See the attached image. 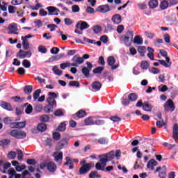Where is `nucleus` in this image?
<instances>
[{
    "label": "nucleus",
    "mask_w": 178,
    "mask_h": 178,
    "mask_svg": "<svg viewBox=\"0 0 178 178\" xmlns=\"http://www.w3.org/2000/svg\"><path fill=\"white\" fill-rule=\"evenodd\" d=\"M122 156V152L120 150L111 151L108 153L102 154L99 156V161L95 165V168L97 170H104L105 166H106V163L109 161H113L115 158L119 159Z\"/></svg>",
    "instance_id": "nucleus-1"
},
{
    "label": "nucleus",
    "mask_w": 178,
    "mask_h": 178,
    "mask_svg": "<svg viewBox=\"0 0 178 178\" xmlns=\"http://www.w3.org/2000/svg\"><path fill=\"white\" fill-rule=\"evenodd\" d=\"M7 134L11 136V137H14V138H17L19 140H23V138H26L27 134L24 131H20L17 129H13L11 131H7Z\"/></svg>",
    "instance_id": "nucleus-2"
},
{
    "label": "nucleus",
    "mask_w": 178,
    "mask_h": 178,
    "mask_svg": "<svg viewBox=\"0 0 178 178\" xmlns=\"http://www.w3.org/2000/svg\"><path fill=\"white\" fill-rule=\"evenodd\" d=\"M133 37L134 35H133V32L131 31H127L124 36L122 41L126 45V47H130L131 45V43L133 42Z\"/></svg>",
    "instance_id": "nucleus-3"
},
{
    "label": "nucleus",
    "mask_w": 178,
    "mask_h": 178,
    "mask_svg": "<svg viewBox=\"0 0 178 178\" xmlns=\"http://www.w3.org/2000/svg\"><path fill=\"white\" fill-rule=\"evenodd\" d=\"M72 62L71 63V66H74L75 67H77L79 65H81L84 63V58L83 57H80L79 55H75L72 59Z\"/></svg>",
    "instance_id": "nucleus-4"
},
{
    "label": "nucleus",
    "mask_w": 178,
    "mask_h": 178,
    "mask_svg": "<svg viewBox=\"0 0 178 178\" xmlns=\"http://www.w3.org/2000/svg\"><path fill=\"white\" fill-rule=\"evenodd\" d=\"M165 110L170 112H174L175 109V103H173V100L168 99L165 102L164 105Z\"/></svg>",
    "instance_id": "nucleus-5"
},
{
    "label": "nucleus",
    "mask_w": 178,
    "mask_h": 178,
    "mask_svg": "<svg viewBox=\"0 0 178 178\" xmlns=\"http://www.w3.org/2000/svg\"><path fill=\"white\" fill-rule=\"evenodd\" d=\"M116 62V60H115V57L110 56L107 58V63L108 66H110L112 69V70H115V69H118L119 67V64L115 65Z\"/></svg>",
    "instance_id": "nucleus-6"
},
{
    "label": "nucleus",
    "mask_w": 178,
    "mask_h": 178,
    "mask_svg": "<svg viewBox=\"0 0 178 178\" xmlns=\"http://www.w3.org/2000/svg\"><path fill=\"white\" fill-rule=\"evenodd\" d=\"M58 95H56V93L49 92V97L47 98V102L49 105L54 106L56 105V101L55 100V98H57Z\"/></svg>",
    "instance_id": "nucleus-7"
},
{
    "label": "nucleus",
    "mask_w": 178,
    "mask_h": 178,
    "mask_svg": "<svg viewBox=\"0 0 178 178\" xmlns=\"http://www.w3.org/2000/svg\"><path fill=\"white\" fill-rule=\"evenodd\" d=\"M31 51L19 50V51L17 54V58H19V59H24V58H31Z\"/></svg>",
    "instance_id": "nucleus-8"
},
{
    "label": "nucleus",
    "mask_w": 178,
    "mask_h": 178,
    "mask_svg": "<svg viewBox=\"0 0 178 178\" xmlns=\"http://www.w3.org/2000/svg\"><path fill=\"white\" fill-rule=\"evenodd\" d=\"M54 161L58 162V165H62V160L63 159V152H55L53 154Z\"/></svg>",
    "instance_id": "nucleus-9"
},
{
    "label": "nucleus",
    "mask_w": 178,
    "mask_h": 178,
    "mask_svg": "<svg viewBox=\"0 0 178 178\" xmlns=\"http://www.w3.org/2000/svg\"><path fill=\"white\" fill-rule=\"evenodd\" d=\"M8 29L10 30V31L8 32V34H15L17 35L19 34V32H16L17 31V24L16 23L9 24Z\"/></svg>",
    "instance_id": "nucleus-10"
},
{
    "label": "nucleus",
    "mask_w": 178,
    "mask_h": 178,
    "mask_svg": "<svg viewBox=\"0 0 178 178\" xmlns=\"http://www.w3.org/2000/svg\"><path fill=\"white\" fill-rule=\"evenodd\" d=\"M157 172H159V177L160 178H166V167H158L156 170L155 173H157Z\"/></svg>",
    "instance_id": "nucleus-11"
},
{
    "label": "nucleus",
    "mask_w": 178,
    "mask_h": 178,
    "mask_svg": "<svg viewBox=\"0 0 178 178\" xmlns=\"http://www.w3.org/2000/svg\"><path fill=\"white\" fill-rule=\"evenodd\" d=\"M97 12H100V13H106L111 10V8L108 4L99 6L96 8Z\"/></svg>",
    "instance_id": "nucleus-12"
},
{
    "label": "nucleus",
    "mask_w": 178,
    "mask_h": 178,
    "mask_svg": "<svg viewBox=\"0 0 178 178\" xmlns=\"http://www.w3.org/2000/svg\"><path fill=\"white\" fill-rule=\"evenodd\" d=\"M77 29H80L81 31H83V30H86V29H88L90 27V25L84 21H80L76 24Z\"/></svg>",
    "instance_id": "nucleus-13"
},
{
    "label": "nucleus",
    "mask_w": 178,
    "mask_h": 178,
    "mask_svg": "<svg viewBox=\"0 0 178 178\" xmlns=\"http://www.w3.org/2000/svg\"><path fill=\"white\" fill-rule=\"evenodd\" d=\"M111 21L114 24H120L122 23V16L119 14H115L112 17Z\"/></svg>",
    "instance_id": "nucleus-14"
},
{
    "label": "nucleus",
    "mask_w": 178,
    "mask_h": 178,
    "mask_svg": "<svg viewBox=\"0 0 178 178\" xmlns=\"http://www.w3.org/2000/svg\"><path fill=\"white\" fill-rule=\"evenodd\" d=\"M90 168H91V164L84 165L79 170L80 175H86V173H87V172L90 171Z\"/></svg>",
    "instance_id": "nucleus-15"
},
{
    "label": "nucleus",
    "mask_w": 178,
    "mask_h": 178,
    "mask_svg": "<svg viewBox=\"0 0 178 178\" xmlns=\"http://www.w3.org/2000/svg\"><path fill=\"white\" fill-rule=\"evenodd\" d=\"M69 144L67 140L64 139L61 140L60 143H58V145L56 147V151H59L63 148V147H66Z\"/></svg>",
    "instance_id": "nucleus-16"
},
{
    "label": "nucleus",
    "mask_w": 178,
    "mask_h": 178,
    "mask_svg": "<svg viewBox=\"0 0 178 178\" xmlns=\"http://www.w3.org/2000/svg\"><path fill=\"white\" fill-rule=\"evenodd\" d=\"M165 60L166 61H165L164 60H159V62L161 65L164 66V67H170V66L172 65V63L170 62V58L169 57H165Z\"/></svg>",
    "instance_id": "nucleus-17"
},
{
    "label": "nucleus",
    "mask_w": 178,
    "mask_h": 178,
    "mask_svg": "<svg viewBox=\"0 0 178 178\" xmlns=\"http://www.w3.org/2000/svg\"><path fill=\"white\" fill-rule=\"evenodd\" d=\"M172 138L175 141H178V124H175L172 128Z\"/></svg>",
    "instance_id": "nucleus-18"
},
{
    "label": "nucleus",
    "mask_w": 178,
    "mask_h": 178,
    "mask_svg": "<svg viewBox=\"0 0 178 178\" xmlns=\"http://www.w3.org/2000/svg\"><path fill=\"white\" fill-rule=\"evenodd\" d=\"M152 108H154V106L148 102H145L143 104V109L145 112H151V111H152Z\"/></svg>",
    "instance_id": "nucleus-19"
},
{
    "label": "nucleus",
    "mask_w": 178,
    "mask_h": 178,
    "mask_svg": "<svg viewBox=\"0 0 178 178\" xmlns=\"http://www.w3.org/2000/svg\"><path fill=\"white\" fill-rule=\"evenodd\" d=\"M47 168L49 172H51V173L56 171V165L54 162L48 163L47 164Z\"/></svg>",
    "instance_id": "nucleus-20"
},
{
    "label": "nucleus",
    "mask_w": 178,
    "mask_h": 178,
    "mask_svg": "<svg viewBox=\"0 0 178 178\" xmlns=\"http://www.w3.org/2000/svg\"><path fill=\"white\" fill-rule=\"evenodd\" d=\"M156 165H158V162L154 159H151L148 161L147 166L148 169H150V170H154V167L156 166Z\"/></svg>",
    "instance_id": "nucleus-21"
},
{
    "label": "nucleus",
    "mask_w": 178,
    "mask_h": 178,
    "mask_svg": "<svg viewBox=\"0 0 178 178\" xmlns=\"http://www.w3.org/2000/svg\"><path fill=\"white\" fill-rule=\"evenodd\" d=\"M0 106H1V108L3 109H6V111H12V106H10V104L8 102H1Z\"/></svg>",
    "instance_id": "nucleus-22"
},
{
    "label": "nucleus",
    "mask_w": 178,
    "mask_h": 178,
    "mask_svg": "<svg viewBox=\"0 0 178 178\" xmlns=\"http://www.w3.org/2000/svg\"><path fill=\"white\" fill-rule=\"evenodd\" d=\"M47 10L49 12V15L52 16L54 14V12H58L60 13V10L59 9L56 8V7L54 6H49L46 8Z\"/></svg>",
    "instance_id": "nucleus-23"
},
{
    "label": "nucleus",
    "mask_w": 178,
    "mask_h": 178,
    "mask_svg": "<svg viewBox=\"0 0 178 178\" xmlns=\"http://www.w3.org/2000/svg\"><path fill=\"white\" fill-rule=\"evenodd\" d=\"M101 87H102V84L98 81H95L92 83V88L95 90V91H99Z\"/></svg>",
    "instance_id": "nucleus-24"
},
{
    "label": "nucleus",
    "mask_w": 178,
    "mask_h": 178,
    "mask_svg": "<svg viewBox=\"0 0 178 178\" xmlns=\"http://www.w3.org/2000/svg\"><path fill=\"white\" fill-rule=\"evenodd\" d=\"M22 40L23 48L24 49H25V51H27V49L30 48V44H29V40L26 39L24 36L22 37Z\"/></svg>",
    "instance_id": "nucleus-25"
},
{
    "label": "nucleus",
    "mask_w": 178,
    "mask_h": 178,
    "mask_svg": "<svg viewBox=\"0 0 178 178\" xmlns=\"http://www.w3.org/2000/svg\"><path fill=\"white\" fill-rule=\"evenodd\" d=\"M169 7V1L167 0H163L160 3V8L162 10H165V9H168Z\"/></svg>",
    "instance_id": "nucleus-26"
},
{
    "label": "nucleus",
    "mask_w": 178,
    "mask_h": 178,
    "mask_svg": "<svg viewBox=\"0 0 178 178\" xmlns=\"http://www.w3.org/2000/svg\"><path fill=\"white\" fill-rule=\"evenodd\" d=\"M33 112V106L31 104H25V113L30 115Z\"/></svg>",
    "instance_id": "nucleus-27"
},
{
    "label": "nucleus",
    "mask_w": 178,
    "mask_h": 178,
    "mask_svg": "<svg viewBox=\"0 0 178 178\" xmlns=\"http://www.w3.org/2000/svg\"><path fill=\"white\" fill-rule=\"evenodd\" d=\"M159 5V2L157 0H150L149 2V6L150 9H155Z\"/></svg>",
    "instance_id": "nucleus-28"
},
{
    "label": "nucleus",
    "mask_w": 178,
    "mask_h": 178,
    "mask_svg": "<svg viewBox=\"0 0 178 178\" xmlns=\"http://www.w3.org/2000/svg\"><path fill=\"white\" fill-rule=\"evenodd\" d=\"M37 130L38 131H41L42 133H43V131H45V130H47V124H45L44 123L38 124V125L37 127Z\"/></svg>",
    "instance_id": "nucleus-29"
},
{
    "label": "nucleus",
    "mask_w": 178,
    "mask_h": 178,
    "mask_svg": "<svg viewBox=\"0 0 178 178\" xmlns=\"http://www.w3.org/2000/svg\"><path fill=\"white\" fill-rule=\"evenodd\" d=\"M85 124L86 126H92V124H95L94 120H92V117L85 119Z\"/></svg>",
    "instance_id": "nucleus-30"
},
{
    "label": "nucleus",
    "mask_w": 178,
    "mask_h": 178,
    "mask_svg": "<svg viewBox=\"0 0 178 178\" xmlns=\"http://www.w3.org/2000/svg\"><path fill=\"white\" fill-rule=\"evenodd\" d=\"M134 44H137L138 45L143 44V39L138 35L135 36L134 39Z\"/></svg>",
    "instance_id": "nucleus-31"
},
{
    "label": "nucleus",
    "mask_w": 178,
    "mask_h": 178,
    "mask_svg": "<svg viewBox=\"0 0 178 178\" xmlns=\"http://www.w3.org/2000/svg\"><path fill=\"white\" fill-rule=\"evenodd\" d=\"M137 95L134 93H131L128 95V99L129 101H131V102H134V101H137Z\"/></svg>",
    "instance_id": "nucleus-32"
},
{
    "label": "nucleus",
    "mask_w": 178,
    "mask_h": 178,
    "mask_svg": "<svg viewBox=\"0 0 178 178\" xmlns=\"http://www.w3.org/2000/svg\"><path fill=\"white\" fill-rule=\"evenodd\" d=\"M138 51L140 54V56H144V53L147 51V48L144 46H139Z\"/></svg>",
    "instance_id": "nucleus-33"
},
{
    "label": "nucleus",
    "mask_w": 178,
    "mask_h": 178,
    "mask_svg": "<svg viewBox=\"0 0 178 178\" xmlns=\"http://www.w3.org/2000/svg\"><path fill=\"white\" fill-rule=\"evenodd\" d=\"M52 70L54 73H55L57 76L62 75V70H59L58 66L55 65L54 67H53Z\"/></svg>",
    "instance_id": "nucleus-34"
},
{
    "label": "nucleus",
    "mask_w": 178,
    "mask_h": 178,
    "mask_svg": "<svg viewBox=\"0 0 178 178\" xmlns=\"http://www.w3.org/2000/svg\"><path fill=\"white\" fill-rule=\"evenodd\" d=\"M24 91L25 94H31L33 92V86H26L24 88Z\"/></svg>",
    "instance_id": "nucleus-35"
},
{
    "label": "nucleus",
    "mask_w": 178,
    "mask_h": 178,
    "mask_svg": "<svg viewBox=\"0 0 178 178\" xmlns=\"http://www.w3.org/2000/svg\"><path fill=\"white\" fill-rule=\"evenodd\" d=\"M8 4L5 2H1L0 1V9L1 10H3V12H6L8 10ZM1 13V11H0Z\"/></svg>",
    "instance_id": "nucleus-36"
},
{
    "label": "nucleus",
    "mask_w": 178,
    "mask_h": 178,
    "mask_svg": "<svg viewBox=\"0 0 178 178\" xmlns=\"http://www.w3.org/2000/svg\"><path fill=\"white\" fill-rule=\"evenodd\" d=\"M149 66V64L146 60L142 61V63L140 64V67L143 70H147V69H148Z\"/></svg>",
    "instance_id": "nucleus-37"
},
{
    "label": "nucleus",
    "mask_w": 178,
    "mask_h": 178,
    "mask_svg": "<svg viewBox=\"0 0 178 178\" xmlns=\"http://www.w3.org/2000/svg\"><path fill=\"white\" fill-rule=\"evenodd\" d=\"M35 27H37L38 29H40V27H42L44 25V23L40 19H37L34 22Z\"/></svg>",
    "instance_id": "nucleus-38"
},
{
    "label": "nucleus",
    "mask_w": 178,
    "mask_h": 178,
    "mask_svg": "<svg viewBox=\"0 0 178 178\" xmlns=\"http://www.w3.org/2000/svg\"><path fill=\"white\" fill-rule=\"evenodd\" d=\"M22 66H24V67H26V69H29V67L31 66V63H30V61H29V60L25 59L22 61Z\"/></svg>",
    "instance_id": "nucleus-39"
},
{
    "label": "nucleus",
    "mask_w": 178,
    "mask_h": 178,
    "mask_svg": "<svg viewBox=\"0 0 178 178\" xmlns=\"http://www.w3.org/2000/svg\"><path fill=\"white\" fill-rule=\"evenodd\" d=\"M58 131H65L66 130V123L61 122L58 127Z\"/></svg>",
    "instance_id": "nucleus-40"
},
{
    "label": "nucleus",
    "mask_w": 178,
    "mask_h": 178,
    "mask_svg": "<svg viewBox=\"0 0 178 178\" xmlns=\"http://www.w3.org/2000/svg\"><path fill=\"white\" fill-rule=\"evenodd\" d=\"M62 56H63V55L62 54H59L56 56H52L51 58H49V62H55V60H59V59H60Z\"/></svg>",
    "instance_id": "nucleus-41"
},
{
    "label": "nucleus",
    "mask_w": 178,
    "mask_h": 178,
    "mask_svg": "<svg viewBox=\"0 0 178 178\" xmlns=\"http://www.w3.org/2000/svg\"><path fill=\"white\" fill-rule=\"evenodd\" d=\"M40 94H41V90L38 89L37 90H35V92L33 93L34 101H37V99H38V97H40Z\"/></svg>",
    "instance_id": "nucleus-42"
},
{
    "label": "nucleus",
    "mask_w": 178,
    "mask_h": 178,
    "mask_svg": "<svg viewBox=\"0 0 178 178\" xmlns=\"http://www.w3.org/2000/svg\"><path fill=\"white\" fill-rule=\"evenodd\" d=\"M17 155L18 161H23V152L20 149H17Z\"/></svg>",
    "instance_id": "nucleus-43"
},
{
    "label": "nucleus",
    "mask_w": 178,
    "mask_h": 178,
    "mask_svg": "<svg viewBox=\"0 0 178 178\" xmlns=\"http://www.w3.org/2000/svg\"><path fill=\"white\" fill-rule=\"evenodd\" d=\"M103 71H104V67H98L93 70V73H95V74H98L99 73H102Z\"/></svg>",
    "instance_id": "nucleus-44"
},
{
    "label": "nucleus",
    "mask_w": 178,
    "mask_h": 178,
    "mask_svg": "<svg viewBox=\"0 0 178 178\" xmlns=\"http://www.w3.org/2000/svg\"><path fill=\"white\" fill-rule=\"evenodd\" d=\"M69 86L70 87H80V83H79V81H71L69 83Z\"/></svg>",
    "instance_id": "nucleus-45"
},
{
    "label": "nucleus",
    "mask_w": 178,
    "mask_h": 178,
    "mask_svg": "<svg viewBox=\"0 0 178 178\" xmlns=\"http://www.w3.org/2000/svg\"><path fill=\"white\" fill-rule=\"evenodd\" d=\"M70 66H72V64H70L69 62H66L60 64V67L64 70V69H66V67H70Z\"/></svg>",
    "instance_id": "nucleus-46"
},
{
    "label": "nucleus",
    "mask_w": 178,
    "mask_h": 178,
    "mask_svg": "<svg viewBox=\"0 0 178 178\" xmlns=\"http://www.w3.org/2000/svg\"><path fill=\"white\" fill-rule=\"evenodd\" d=\"M159 91H161V92H165L168 91V86L165 85H160L159 87Z\"/></svg>",
    "instance_id": "nucleus-47"
},
{
    "label": "nucleus",
    "mask_w": 178,
    "mask_h": 178,
    "mask_svg": "<svg viewBox=\"0 0 178 178\" xmlns=\"http://www.w3.org/2000/svg\"><path fill=\"white\" fill-rule=\"evenodd\" d=\"M35 2L36 4L33 7H32L33 10H38L40 8H42V5L38 3V0H35Z\"/></svg>",
    "instance_id": "nucleus-48"
},
{
    "label": "nucleus",
    "mask_w": 178,
    "mask_h": 178,
    "mask_svg": "<svg viewBox=\"0 0 178 178\" xmlns=\"http://www.w3.org/2000/svg\"><path fill=\"white\" fill-rule=\"evenodd\" d=\"M24 127H26V122H17V129H24Z\"/></svg>",
    "instance_id": "nucleus-49"
},
{
    "label": "nucleus",
    "mask_w": 178,
    "mask_h": 178,
    "mask_svg": "<svg viewBox=\"0 0 178 178\" xmlns=\"http://www.w3.org/2000/svg\"><path fill=\"white\" fill-rule=\"evenodd\" d=\"M40 122H49V116H48L47 115H42L40 118Z\"/></svg>",
    "instance_id": "nucleus-50"
},
{
    "label": "nucleus",
    "mask_w": 178,
    "mask_h": 178,
    "mask_svg": "<svg viewBox=\"0 0 178 178\" xmlns=\"http://www.w3.org/2000/svg\"><path fill=\"white\" fill-rule=\"evenodd\" d=\"M90 70H88V68L84 67L82 69V73L86 76V77H88V76H90Z\"/></svg>",
    "instance_id": "nucleus-51"
},
{
    "label": "nucleus",
    "mask_w": 178,
    "mask_h": 178,
    "mask_svg": "<svg viewBox=\"0 0 178 178\" xmlns=\"http://www.w3.org/2000/svg\"><path fill=\"white\" fill-rule=\"evenodd\" d=\"M86 111H83V110H80L79 111H78L76 113V116L78 118H84V116H86Z\"/></svg>",
    "instance_id": "nucleus-52"
},
{
    "label": "nucleus",
    "mask_w": 178,
    "mask_h": 178,
    "mask_svg": "<svg viewBox=\"0 0 178 178\" xmlns=\"http://www.w3.org/2000/svg\"><path fill=\"white\" fill-rule=\"evenodd\" d=\"M90 178L101 177V175H98L97 172H92L89 175Z\"/></svg>",
    "instance_id": "nucleus-53"
},
{
    "label": "nucleus",
    "mask_w": 178,
    "mask_h": 178,
    "mask_svg": "<svg viewBox=\"0 0 178 178\" xmlns=\"http://www.w3.org/2000/svg\"><path fill=\"white\" fill-rule=\"evenodd\" d=\"M53 106H51V104L47 105L44 106V112L46 113H49L52 111Z\"/></svg>",
    "instance_id": "nucleus-54"
},
{
    "label": "nucleus",
    "mask_w": 178,
    "mask_h": 178,
    "mask_svg": "<svg viewBox=\"0 0 178 178\" xmlns=\"http://www.w3.org/2000/svg\"><path fill=\"white\" fill-rule=\"evenodd\" d=\"M72 9L74 13H79V12H80V7H79L77 5L72 6Z\"/></svg>",
    "instance_id": "nucleus-55"
},
{
    "label": "nucleus",
    "mask_w": 178,
    "mask_h": 178,
    "mask_svg": "<svg viewBox=\"0 0 178 178\" xmlns=\"http://www.w3.org/2000/svg\"><path fill=\"white\" fill-rule=\"evenodd\" d=\"M8 158H9V159H15V158H16V152H10L8 154Z\"/></svg>",
    "instance_id": "nucleus-56"
},
{
    "label": "nucleus",
    "mask_w": 178,
    "mask_h": 178,
    "mask_svg": "<svg viewBox=\"0 0 178 178\" xmlns=\"http://www.w3.org/2000/svg\"><path fill=\"white\" fill-rule=\"evenodd\" d=\"M163 38H164V41L167 44H169L170 42V36L169 35V34H168V33L164 34Z\"/></svg>",
    "instance_id": "nucleus-57"
},
{
    "label": "nucleus",
    "mask_w": 178,
    "mask_h": 178,
    "mask_svg": "<svg viewBox=\"0 0 178 178\" xmlns=\"http://www.w3.org/2000/svg\"><path fill=\"white\" fill-rule=\"evenodd\" d=\"M98 143L99 144H108V139H106V138H101L98 140Z\"/></svg>",
    "instance_id": "nucleus-58"
},
{
    "label": "nucleus",
    "mask_w": 178,
    "mask_h": 178,
    "mask_svg": "<svg viewBox=\"0 0 178 178\" xmlns=\"http://www.w3.org/2000/svg\"><path fill=\"white\" fill-rule=\"evenodd\" d=\"M123 30H124V26H123V25H119V26L117 27V32H118L119 34H122V33H123Z\"/></svg>",
    "instance_id": "nucleus-59"
},
{
    "label": "nucleus",
    "mask_w": 178,
    "mask_h": 178,
    "mask_svg": "<svg viewBox=\"0 0 178 178\" xmlns=\"http://www.w3.org/2000/svg\"><path fill=\"white\" fill-rule=\"evenodd\" d=\"M93 31L95 34H98V33H101V26H95L93 27Z\"/></svg>",
    "instance_id": "nucleus-60"
},
{
    "label": "nucleus",
    "mask_w": 178,
    "mask_h": 178,
    "mask_svg": "<svg viewBox=\"0 0 178 178\" xmlns=\"http://www.w3.org/2000/svg\"><path fill=\"white\" fill-rule=\"evenodd\" d=\"M57 27H58V26H56V24H49V25H47V28L50 29V31H55V30H56Z\"/></svg>",
    "instance_id": "nucleus-61"
},
{
    "label": "nucleus",
    "mask_w": 178,
    "mask_h": 178,
    "mask_svg": "<svg viewBox=\"0 0 178 178\" xmlns=\"http://www.w3.org/2000/svg\"><path fill=\"white\" fill-rule=\"evenodd\" d=\"M16 7L13 6H8V12L9 13H15L16 12Z\"/></svg>",
    "instance_id": "nucleus-62"
},
{
    "label": "nucleus",
    "mask_w": 178,
    "mask_h": 178,
    "mask_svg": "<svg viewBox=\"0 0 178 178\" xmlns=\"http://www.w3.org/2000/svg\"><path fill=\"white\" fill-rule=\"evenodd\" d=\"M55 116H63L65 115V113L62 111V110H57L54 113Z\"/></svg>",
    "instance_id": "nucleus-63"
},
{
    "label": "nucleus",
    "mask_w": 178,
    "mask_h": 178,
    "mask_svg": "<svg viewBox=\"0 0 178 178\" xmlns=\"http://www.w3.org/2000/svg\"><path fill=\"white\" fill-rule=\"evenodd\" d=\"M38 51L39 52H42V54H47V48L43 46H39Z\"/></svg>",
    "instance_id": "nucleus-64"
}]
</instances>
